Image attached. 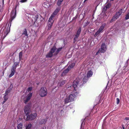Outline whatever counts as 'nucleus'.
<instances>
[{
  "mask_svg": "<svg viewBox=\"0 0 129 129\" xmlns=\"http://www.w3.org/2000/svg\"><path fill=\"white\" fill-rule=\"evenodd\" d=\"M81 82V80L79 78H77L73 81V83H69L66 84L67 90H70V91L73 92H76L78 85L79 84L80 86L82 85L81 84H80V83Z\"/></svg>",
  "mask_w": 129,
  "mask_h": 129,
  "instance_id": "obj_1",
  "label": "nucleus"
},
{
  "mask_svg": "<svg viewBox=\"0 0 129 129\" xmlns=\"http://www.w3.org/2000/svg\"><path fill=\"white\" fill-rule=\"evenodd\" d=\"M78 93V92H72L71 94L65 99L64 101L65 103H67L74 100Z\"/></svg>",
  "mask_w": 129,
  "mask_h": 129,
  "instance_id": "obj_2",
  "label": "nucleus"
},
{
  "mask_svg": "<svg viewBox=\"0 0 129 129\" xmlns=\"http://www.w3.org/2000/svg\"><path fill=\"white\" fill-rule=\"evenodd\" d=\"M78 58L77 57H75L74 60H73V62H76L77 61V60L78 59ZM75 65V63H72L69 66L68 68L66 69L61 74V75L62 76L65 75L67 73L69 70H70L71 69L73 68Z\"/></svg>",
  "mask_w": 129,
  "mask_h": 129,
  "instance_id": "obj_3",
  "label": "nucleus"
},
{
  "mask_svg": "<svg viewBox=\"0 0 129 129\" xmlns=\"http://www.w3.org/2000/svg\"><path fill=\"white\" fill-rule=\"evenodd\" d=\"M78 58L77 57H75L74 60H73V62H76L77 61V60L78 59ZM75 65V63H72L69 66L68 68L66 69L61 74V75L62 76L65 75L67 73L69 70H70L71 69L73 68Z\"/></svg>",
  "mask_w": 129,
  "mask_h": 129,
  "instance_id": "obj_4",
  "label": "nucleus"
},
{
  "mask_svg": "<svg viewBox=\"0 0 129 129\" xmlns=\"http://www.w3.org/2000/svg\"><path fill=\"white\" fill-rule=\"evenodd\" d=\"M93 74L91 70H90L87 73V76L86 77V75H83L84 77L83 79L82 84L85 83L88 80V78L91 77Z\"/></svg>",
  "mask_w": 129,
  "mask_h": 129,
  "instance_id": "obj_5",
  "label": "nucleus"
},
{
  "mask_svg": "<svg viewBox=\"0 0 129 129\" xmlns=\"http://www.w3.org/2000/svg\"><path fill=\"white\" fill-rule=\"evenodd\" d=\"M47 93L46 88L45 87H42L40 91L39 94L41 96L44 97L46 96Z\"/></svg>",
  "mask_w": 129,
  "mask_h": 129,
  "instance_id": "obj_6",
  "label": "nucleus"
},
{
  "mask_svg": "<svg viewBox=\"0 0 129 129\" xmlns=\"http://www.w3.org/2000/svg\"><path fill=\"white\" fill-rule=\"evenodd\" d=\"M37 116L36 113H31L29 115H27L26 119V120H32L35 119Z\"/></svg>",
  "mask_w": 129,
  "mask_h": 129,
  "instance_id": "obj_7",
  "label": "nucleus"
},
{
  "mask_svg": "<svg viewBox=\"0 0 129 129\" xmlns=\"http://www.w3.org/2000/svg\"><path fill=\"white\" fill-rule=\"evenodd\" d=\"M122 9L119 10V11L116 13V14L113 17L111 21V22H112L113 21H114L118 18L121 15L122 12Z\"/></svg>",
  "mask_w": 129,
  "mask_h": 129,
  "instance_id": "obj_8",
  "label": "nucleus"
},
{
  "mask_svg": "<svg viewBox=\"0 0 129 129\" xmlns=\"http://www.w3.org/2000/svg\"><path fill=\"white\" fill-rule=\"evenodd\" d=\"M24 111L26 115H27L31 112V107L29 105H27L25 106Z\"/></svg>",
  "mask_w": 129,
  "mask_h": 129,
  "instance_id": "obj_9",
  "label": "nucleus"
},
{
  "mask_svg": "<svg viewBox=\"0 0 129 129\" xmlns=\"http://www.w3.org/2000/svg\"><path fill=\"white\" fill-rule=\"evenodd\" d=\"M61 48H59L58 49H57L54 46L51 49L50 52L52 53L53 54L56 55L58 53L59 51L61 50Z\"/></svg>",
  "mask_w": 129,
  "mask_h": 129,
  "instance_id": "obj_10",
  "label": "nucleus"
},
{
  "mask_svg": "<svg viewBox=\"0 0 129 129\" xmlns=\"http://www.w3.org/2000/svg\"><path fill=\"white\" fill-rule=\"evenodd\" d=\"M106 46L105 43H103L101 45V48L99 50L98 52L96 53V54L97 55L98 53L104 52L106 51Z\"/></svg>",
  "mask_w": 129,
  "mask_h": 129,
  "instance_id": "obj_11",
  "label": "nucleus"
},
{
  "mask_svg": "<svg viewBox=\"0 0 129 129\" xmlns=\"http://www.w3.org/2000/svg\"><path fill=\"white\" fill-rule=\"evenodd\" d=\"M17 7V6H16L13 10H12V12L11 16V18L10 21L11 22L12 21L15 17L16 16V9Z\"/></svg>",
  "mask_w": 129,
  "mask_h": 129,
  "instance_id": "obj_12",
  "label": "nucleus"
},
{
  "mask_svg": "<svg viewBox=\"0 0 129 129\" xmlns=\"http://www.w3.org/2000/svg\"><path fill=\"white\" fill-rule=\"evenodd\" d=\"M53 22L54 21L53 19L50 18H49L47 26L48 30H49L50 29Z\"/></svg>",
  "mask_w": 129,
  "mask_h": 129,
  "instance_id": "obj_13",
  "label": "nucleus"
},
{
  "mask_svg": "<svg viewBox=\"0 0 129 129\" xmlns=\"http://www.w3.org/2000/svg\"><path fill=\"white\" fill-rule=\"evenodd\" d=\"M60 7L57 8L54 11L53 13L52 14L50 18L53 19L54 18L55 15L57 14L58 11L60 10Z\"/></svg>",
  "mask_w": 129,
  "mask_h": 129,
  "instance_id": "obj_14",
  "label": "nucleus"
},
{
  "mask_svg": "<svg viewBox=\"0 0 129 129\" xmlns=\"http://www.w3.org/2000/svg\"><path fill=\"white\" fill-rule=\"evenodd\" d=\"M32 93H29L26 96V98L24 99L23 100L25 104H26L32 96Z\"/></svg>",
  "mask_w": 129,
  "mask_h": 129,
  "instance_id": "obj_15",
  "label": "nucleus"
},
{
  "mask_svg": "<svg viewBox=\"0 0 129 129\" xmlns=\"http://www.w3.org/2000/svg\"><path fill=\"white\" fill-rule=\"evenodd\" d=\"M65 81L62 80H60L59 81L58 83V87L62 86L65 83Z\"/></svg>",
  "mask_w": 129,
  "mask_h": 129,
  "instance_id": "obj_16",
  "label": "nucleus"
},
{
  "mask_svg": "<svg viewBox=\"0 0 129 129\" xmlns=\"http://www.w3.org/2000/svg\"><path fill=\"white\" fill-rule=\"evenodd\" d=\"M111 6V4L110 3H109L105 6L103 8L104 11H106Z\"/></svg>",
  "mask_w": 129,
  "mask_h": 129,
  "instance_id": "obj_17",
  "label": "nucleus"
},
{
  "mask_svg": "<svg viewBox=\"0 0 129 129\" xmlns=\"http://www.w3.org/2000/svg\"><path fill=\"white\" fill-rule=\"evenodd\" d=\"M106 24H103L100 27L98 30L101 32H102V30L105 26Z\"/></svg>",
  "mask_w": 129,
  "mask_h": 129,
  "instance_id": "obj_18",
  "label": "nucleus"
},
{
  "mask_svg": "<svg viewBox=\"0 0 129 129\" xmlns=\"http://www.w3.org/2000/svg\"><path fill=\"white\" fill-rule=\"evenodd\" d=\"M47 121V120L46 119H42L40 121L39 123L41 124H45Z\"/></svg>",
  "mask_w": 129,
  "mask_h": 129,
  "instance_id": "obj_19",
  "label": "nucleus"
},
{
  "mask_svg": "<svg viewBox=\"0 0 129 129\" xmlns=\"http://www.w3.org/2000/svg\"><path fill=\"white\" fill-rule=\"evenodd\" d=\"M39 15V14H37L35 15H34L33 17V18H34V21L35 22H36L38 19Z\"/></svg>",
  "mask_w": 129,
  "mask_h": 129,
  "instance_id": "obj_20",
  "label": "nucleus"
},
{
  "mask_svg": "<svg viewBox=\"0 0 129 129\" xmlns=\"http://www.w3.org/2000/svg\"><path fill=\"white\" fill-rule=\"evenodd\" d=\"M15 71H14L13 70H11V74L9 76V77H11L13 76L15 74Z\"/></svg>",
  "mask_w": 129,
  "mask_h": 129,
  "instance_id": "obj_21",
  "label": "nucleus"
},
{
  "mask_svg": "<svg viewBox=\"0 0 129 129\" xmlns=\"http://www.w3.org/2000/svg\"><path fill=\"white\" fill-rule=\"evenodd\" d=\"M31 126L32 124L31 123H29L26 125V129H30Z\"/></svg>",
  "mask_w": 129,
  "mask_h": 129,
  "instance_id": "obj_22",
  "label": "nucleus"
},
{
  "mask_svg": "<svg viewBox=\"0 0 129 129\" xmlns=\"http://www.w3.org/2000/svg\"><path fill=\"white\" fill-rule=\"evenodd\" d=\"M23 124L22 123H20L18 124L17 126L18 129H22Z\"/></svg>",
  "mask_w": 129,
  "mask_h": 129,
  "instance_id": "obj_23",
  "label": "nucleus"
},
{
  "mask_svg": "<svg viewBox=\"0 0 129 129\" xmlns=\"http://www.w3.org/2000/svg\"><path fill=\"white\" fill-rule=\"evenodd\" d=\"M53 55V54H52V53L50 52L49 53L47 54L46 55V56L47 57H51Z\"/></svg>",
  "mask_w": 129,
  "mask_h": 129,
  "instance_id": "obj_24",
  "label": "nucleus"
},
{
  "mask_svg": "<svg viewBox=\"0 0 129 129\" xmlns=\"http://www.w3.org/2000/svg\"><path fill=\"white\" fill-rule=\"evenodd\" d=\"M22 35H25V36H28V35L27 33V30L26 29H24L23 30V32L22 33Z\"/></svg>",
  "mask_w": 129,
  "mask_h": 129,
  "instance_id": "obj_25",
  "label": "nucleus"
},
{
  "mask_svg": "<svg viewBox=\"0 0 129 129\" xmlns=\"http://www.w3.org/2000/svg\"><path fill=\"white\" fill-rule=\"evenodd\" d=\"M63 0H58L57 2V4L58 6H60L61 5L62 3Z\"/></svg>",
  "mask_w": 129,
  "mask_h": 129,
  "instance_id": "obj_26",
  "label": "nucleus"
},
{
  "mask_svg": "<svg viewBox=\"0 0 129 129\" xmlns=\"http://www.w3.org/2000/svg\"><path fill=\"white\" fill-rule=\"evenodd\" d=\"M22 52H20L19 54V60L22 59Z\"/></svg>",
  "mask_w": 129,
  "mask_h": 129,
  "instance_id": "obj_27",
  "label": "nucleus"
},
{
  "mask_svg": "<svg viewBox=\"0 0 129 129\" xmlns=\"http://www.w3.org/2000/svg\"><path fill=\"white\" fill-rule=\"evenodd\" d=\"M81 31V28H80L77 30V32L76 34L77 35H79Z\"/></svg>",
  "mask_w": 129,
  "mask_h": 129,
  "instance_id": "obj_28",
  "label": "nucleus"
},
{
  "mask_svg": "<svg viewBox=\"0 0 129 129\" xmlns=\"http://www.w3.org/2000/svg\"><path fill=\"white\" fill-rule=\"evenodd\" d=\"M4 99V100L5 101H6L8 99V95H6V94H5L3 98Z\"/></svg>",
  "mask_w": 129,
  "mask_h": 129,
  "instance_id": "obj_29",
  "label": "nucleus"
},
{
  "mask_svg": "<svg viewBox=\"0 0 129 129\" xmlns=\"http://www.w3.org/2000/svg\"><path fill=\"white\" fill-rule=\"evenodd\" d=\"M101 32L98 30L94 34V37H96Z\"/></svg>",
  "mask_w": 129,
  "mask_h": 129,
  "instance_id": "obj_30",
  "label": "nucleus"
},
{
  "mask_svg": "<svg viewBox=\"0 0 129 129\" xmlns=\"http://www.w3.org/2000/svg\"><path fill=\"white\" fill-rule=\"evenodd\" d=\"M10 90L8 89L7 90H6V92L5 94H6V95H8V93L10 92Z\"/></svg>",
  "mask_w": 129,
  "mask_h": 129,
  "instance_id": "obj_31",
  "label": "nucleus"
},
{
  "mask_svg": "<svg viewBox=\"0 0 129 129\" xmlns=\"http://www.w3.org/2000/svg\"><path fill=\"white\" fill-rule=\"evenodd\" d=\"M17 67L13 65L12 66L11 70H13L14 71H15V70L16 69Z\"/></svg>",
  "mask_w": 129,
  "mask_h": 129,
  "instance_id": "obj_32",
  "label": "nucleus"
},
{
  "mask_svg": "<svg viewBox=\"0 0 129 129\" xmlns=\"http://www.w3.org/2000/svg\"><path fill=\"white\" fill-rule=\"evenodd\" d=\"M84 121V120H81V121H82V122L81 124V128H80L81 129L82 128V127H83V125H84V124L83 125V121Z\"/></svg>",
  "mask_w": 129,
  "mask_h": 129,
  "instance_id": "obj_33",
  "label": "nucleus"
},
{
  "mask_svg": "<svg viewBox=\"0 0 129 129\" xmlns=\"http://www.w3.org/2000/svg\"><path fill=\"white\" fill-rule=\"evenodd\" d=\"M125 19L126 20L129 19V13L126 15L125 17Z\"/></svg>",
  "mask_w": 129,
  "mask_h": 129,
  "instance_id": "obj_34",
  "label": "nucleus"
},
{
  "mask_svg": "<svg viewBox=\"0 0 129 129\" xmlns=\"http://www.w3.org/2000/svg\"><path fill=\"white\" fill-rule=\"evenodd\" d=\"M32 87H29L28 88L27 90V91L28 92H29L30 91H31L32 89Z\"/></svg>",
  "mask_w": 129,
  "mask_h": 129,
  "instance_id": "obj_35",
  "label": "nucleus"
},
{
  "mask_svg": "<svg viewBox=\"0 0 129 129\" xmlns=\"http://www.w3.org/2000/svg\"><path fill=\"white\" fill-rule=\"evenodd\" d=\"M27 1V0H21L20 2L21 3H23L26 2Z\"/></svg>",
  "mask_w": 129,
  "mask_h": 129,
  "instance_id": "obj_36",
  "label": "nucleus"
},
{
  "mask_svg": "<svg viewBox=\"0 0 129 129\" xmlns=\"http://www.w3.org/2000/svg\"><path fill=\"white\" fill-rule=\"evenodd\" d=\"M117 100V102L116 103L117 104H119V99L118 98H117L116 99Z\"/></svg>",
  "mask_w": 129,
  "mask_h": 129,
  "instance_id": "obj_37",
  "label": "nucleus"
},
{
  "mask_svg": "<svg viewBox=\"0 0 129 129\" xmlns=\"http://www.w3.org/2000/svg\"><path fill=\"white\" fill-rule=\"evenodd\" d=\"M18 62H15L14 64V65L15 66L17 67V65L18 64Z\"/></svg>",
  "mask_w": 129,
  "mask_h": 129,
  "instance_id": "obj_38",
  "label": "nucleus"
},
{
  "mask_svg": "<svg viewBox=\"0 0 129 129\" xmlns=\"http://www.w3.org/2000/svg\"><path fill=\"white\" fill-rule=\"evenodd\" d=\"M79 36V35L76 34L75 35V37H74V38H75L76 39H77Z\"/></svg>",
  "mask_w": 129,
  "mask_h": 129,
  "instance_id": "obj_39",
  "label": "nucleus"
},
{
  "mask_svg": "<svg viewBox=\"0 0 129 129\" xmlns=\"http://www.w3.org/2000/svg\"><path fill=\"white\" fill-rule=\"evenodd\" d=\"M38 106L37 105V104H35L34 105V107H33V108H35V109H36V108H36V107H35V106H36H36Z\"/></svg>",
  "mask_w": 129,
  "mask_h": 129,
  "instance_id": "obj_40",
  "label": "nucleus"
},
{
  "mask_svg": "<svg viewBox=\"0 0 129 129\" xmlns=\"http://www.w3.org/2000/svg\"><path fill=\"white\" fill-rule=\"evenodd\" d=\"M125 119L126 120H129V117H126L125 118Z\"/></svg>",
  "mask_w": 129,
  "mask_h": 129,
  "instance_id": "obj_41",
  "label": "nucleus"
},
{
  "mask_svg": "<svg viewBox=\"0 0 129 129\" xmlns=\"http://www.w3.org/2000/svg\"><path fill=\"white\" fill-rule=\"evenodd\" d=\"M77 39H76L75 38H74V43H75L77 41Z\"/></svg>",
  "mask_w": 129,
  "mask_h": 129,
  "instance_id": "obj_42",
  "label": "nucleus"
},
{
  "mask_svg": "<svg viewBox=\"0 0 129 129\" xmlns=\"http://www.w3.org/2000/svg\"><path fill=\"white\" fill-rule=\"evenodd\" d=\"M6 101H5L4 100V101L2 102L3 104H4Z\"/></svg>",
  "mask_w": 129,
  "mask_h": 129,
  "instance_id": "obj_43",
  "label": "nucleus"
},
{
  "mask_svg": "<svg viewBox=\"0 0 129 129\" xmlns=\"http://www.w3.org/2000/svg\"><path fill=\"white\" fill-rule=\"evenodd\" d=\"M40 129H46V128H44V127H42Z\"/></svg>",
  "mask_w": 129,
  "mask_h": 129,
  "instance_id": "obj_44",
  "label": "nucleus"
},
{
  "mask_svg": "<svg viewBox=\"0 0 129 129\" xmlns=\"http://www.w3.org/2000/svg\"><path fill=\"white\" fill-rule=\"evenodd\" d=\"M71 63V62H69V64H70V63Z\"/></svg>",
  "mask_w": 129,
  "mask_h": 129,
  "instance_id": "obj_45",
  "label": "nucleus"
},
{
  "mask_svg": "<svg viewBox=\"0 0 129 129\" xmlns=\"http://www.w3.org/2000/svg\"><path fill=\"white\" fill-rule=\"evenodd\" d=\"M123 129H124V127L123 126Z\"/></svg>",
  "mask_w": 129,
  "mask_h": 129,
  "instance_id": "obj_46",
  "label": "nucleus"
},
{
  "mask_svg": "<svg viewBox=\"0 0 129 129\" xmlns=\"http://www.w3.org/2000/svg\"><path fill=\"white\" fill-rule=\"evenodd\" d=\"M111 1H113V0H110Z\"/></svg>",
  "mask_w": 129,
  "mask_h": 129,
  "instance_id": "obj_47",
  "label": "nucleus"
},
{
  "mask_svg": "<svg viewBox=\"0 0 129 129\" xmlns=\"http://www.w3.org/2000/svg\"><path fill=\"white\" fill-rule=\"evenodd\" d=\"M6 37V36H5V37Z\"/></svg>",
  "mask_w": 129,
  "mask_h": 129,
  "instance_id": "obj_48",
  "label": "nucleus"
}]
</instances>
